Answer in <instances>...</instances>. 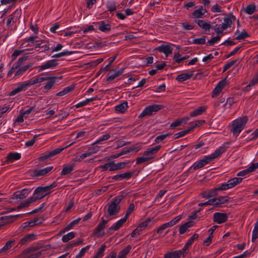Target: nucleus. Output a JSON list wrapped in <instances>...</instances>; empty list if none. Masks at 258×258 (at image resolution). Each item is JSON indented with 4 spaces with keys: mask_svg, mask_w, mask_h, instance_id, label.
Segmentation results:
<instances>
[{
    "mask_svg": "<svg viewBox=\"0 0 258 258\" xmlns=\"http://www.w3.org/2000/svg\"><path fill=\"white\" fill-rule=\"evenodd\" d=\"M124 197V195L116 197L111 200L110 203L108 204L107 212L109 216L115 215L119 212L120 209L119 204Z\"/></svg>",
    "mask_w": 258,
    "mask_h": 258,
    "instance_id": "obj_1",
    "label": "nucleus"
},
{
    "mask_svg": "<svg viewBox=\"0 0 258 258\" xmlns=\"http://www.w3.org/2000/svg\"><path fill=\"white\" fill-rule=\"evenodd\" d=\"M248 118L247 116H243L234 120L232 124V129L231 131L233 133V135L237 137L241 131L244 128Z\"/></svg>",
    "mask_w": 258,
    "mask_h": 258,
    "instance_id": "obj_2",
    "label": "nucleus"
},
{
    "mask_svg": "<svg viewBox=\"0 0 258 258\" xmlns=\"http://www.w3.org/2000/svg\"><path fill=\"white\" fill-rule=\"evenodd\" d=\"M56 186V183L53 182L49 185L44 187L39 186L35 189L34 192V195H36L34 198H40L38 200L42 199L49 194L50 190Z\"/></svg>",
    "mask_w": 258,
    "mask_h": 258,
    "instance_id": "obj_3",
    "label": "nucleus"
},
{
    "mask_svg": "<svg viewBox=\"0 0 258 258\" xmlns=\"http://www.w3.org/2000/svg\"><path fill=\"white\" fill-rule=\"evenodd\" d=\"M225 151L226 148L224 147H220L218 149L216 150L213 153L209 156H205L203 159L200 161L202 163L203 165L205 166L210 161L221 156Z\"/></svg>",
    "mask_w": 258,
    "mask_h": 258,
    "instance_id": "obj_4",
    "label": "nucleus"
},
{
    "mask_svg": "<svg viewBox=\"0 0 258 258\" xmlns=\"http://www.w3.org/2000/svg\"><path fill=\"white\" fill-rule=\"evenodd\" d=\"M164 106L159 104H154L146 107L142 113L139 116V118H142L147 115H152L158 111L162 109Z\"/></svg>",
    "mask_w": 258,
    "mask_h": 258,
    "instance_id": "obj_5",
    "label": "nucleus"
},
{
    "mask_svg": "<svg viewBox=\"0 0 258 258\" xmlns=\"http://www.w3.org/2000/svg\"><path fill=\"white\" fill-rule=\"evenodd\" d=\"M243 178L240 177H234L229 180L227 182L222 184L220 185V189L225 190L235 186L240 183Z\"/></svg>",
    "mask_w": 258,
    "mask_h": 258,
    "instance_id": "obj_6",
    "label": "nucleus"
},
{
    "mask_svg": "<svg viewBox=\"0 0 258 258\" xmlns=\"http://www.w3.org/2000/svg\"><path fill=\"white\" fill-rule=\"evenodd\" d=\"M34 46L35 49L39 48L36 50L39 52H45L50 49L48 41L45 40H36Z\"/></svg>",
    "mask_w": 258,
    "mask_h": 258,
    "instance_id": "obj_7",
    "label": "nucleus"
},
{
    "mask_svg": "<svg viewBox=\"0 0 258 258\" xmlns=\"http://www.w3.org/2000/svg\"><path fill=\"white\" fill-rule=\"evenodd\" d=\"M73 144V143L70 144V145L66 146L64 148H57V149H55V150H52L49 152L45 153H44V154L43 156L39 157L38 159L39 161H43L51 157H52L53 156H55L57 154H59L64 149H66V148H68V147L71 146Z\"/></svg>",
    "mask_w": 258,
    "mask_h": 258,
    "instance_id": "obj_8",
    "label": "nucleus"
},
{
    "mask_svg": "<svg viewBox=\"0 0 258 258\" xmlns=\"http://www.w3.org/2000/svg\"><path fill=\"white\" fill-rule=\"evenodd\" d=\"M228 220V215L226 213H215L213 216V221L218 224H222Z\"/></svg>",
    "mask_w": 258,
    "mask_h": 258,
    "instance_id": "obj_9",
    "label": "nucleus"
},
{
    "mask_svg": "<svg viewBox=\"0 0 258 258\" xmlns=\"http://www.w3.org/2000/svg\"><path fill=\"white\" fill-rule=\"evenodd\" d=\"M28 189L25 188L21 190L17 191L13 194L11 198V200H22L27 197V196L28 195Z\"/></svg>",
    "mask_w": 258,
    "mask_h": 258,
    "instance_id": "obj_10",
    "label": "nucleus"
},
{
    "mask_svg": "<svg viewBox=\"0 0 258 258\" xmlns=\"http://www.w3.org/2000/svg\"><path fill=\"white\" fill-rule=\"evenodd\" d=\"M161 147V145H157L155 147L148 148L143 153V155L146 157H151L153 159L155 158L154 155L159 151Z\"/></svg>",
    "mask_w": 258,
    "mask_h": 258,
    "instance_id": "obj_11",
    "label": "nucleus"
},
{
    "mask_svg": "<svg viewBox=\"0 0 258 258\" xmlns=\"http://www.w3.org/2000/svg\"><path fill=\"white\" fill-rule=\"evenodd\" d=\"M57 65L58 63L57 62V60L56 59L48 60L44 64L38 67L39 72L47 69L54 68Z\"/></svg>",
    "mask_w": 258,
    "mask_h": 258,
    "instance_id": "obj_12",
    "label": "nucleus"
},
{
    "mask_svg": "<svg viewBox=\"0 0 258 258\" xmlns=\"http://www.w3.org/2000/svg\"><path fill=\"white\" fill-rule=\"evenodd\" d=\"M53 168V166H49L42 169L34 170L33 172L32 176L38 177L40 176H44L50 172Z\"/></svg>",
    "mask_w": 258,
    "mask_h": 258,
    "instance_id": "obj_13",
    "label": "nucleus"
},
{
    "mask_svg": "<svg viewBox=\"0 0 258 258\" xmlns=\"http://www.w3.org/2000/svg\"><path fill=\"white\" fill-rule=\"evenodd\" d=\"M213 199L216 200L215 202H214V207H220L222 204L228 203L229 201L230 198L228 196H221L219 198H214Z\"/></svg>",
    "mask_w": 258,
    "mask_h": 258,
    "instance_id": "obj_14",
    "label": "nucleus"
},
{
    "mask_svg": "<svg viewBox=\"0 0 258 258\" xmlns=\"http://www.w3.org/2000/svg\"><path fill=\"white\" fill-rule=\"evenodd\" d=\"M45 78H48L46 81H48L46 84L44 86V89L47 90L50 89L54 85L55 81L57 79H61L62 77H45Z\"/></svg>",
    "mask_w": 258,
    "mask_h": 258,
    "instance_id": "obj_15",
    "label": "nucleus"
},
{
    "mask_svg": "<svg viewBox=\"0 0 258 258\" xmlns=\"http://www.w3.org/2000/svg\"><path fill=\"white\" fill-rule=\"evenodd\" d=\"M134 172L127 171L123 173L115 175L112 177V179L115 180L122 179H128L131 178Z\"/></svg>",
    "mask_w": 258,
    "mask_h": 258,
    "instance_id": "obj_16",
    "label": "nucleus"
},
{
    "mask_svg": "<svg viewBox=\"0 0 258 258\" xmlns=\"http://www.w3.org/2000/svg\"><path fill=\"white\" fill-rule=\"evenodd\" d=\"M155 49L159 51L160 52L164 53L166 56H168V55L172 53V50L171 47L168 45H161L157 47Z\"/></svg>",
    "mask_w": 258,
    "mask_h": 258,
    "instance_id": "obj_17",
    "label": "nucleus"
},
{
    "mask_svg": "<svg viewBox=\"0 0 258 258\" xmlns=\"http://www.w3.org/2000/svg\"><path fill=\"white\" fill-rule=\"evenodd\" d=\"M108 220H105L103 218H102V221L100 222L97 226L94 229L93 234L95 235L98 234L100 232L103 230L106 224L108 223Z\"/></svg>",
    "mask_w": 258,
    "mask_h": 258,
    "instance_id": "obj_18",
    "label": "nucleus"
},
{
    "mask_svg": "<svg viewBox=\"0 0 258 258\" xmlns=\"http://www.w3.org/2000/svg\"><path fill=\"white\" fill-rule=\"evenodd\" d=\"M127 219L124 217L120 219L119 221L114 223L111 227L108 229V231L111 230H118L122 225L126 221Z\"/></svg>",
    "mask_w": 258,
    "mask_h": 258,
    "instance_id": "obj_19",
    "label": "nucleus"
},
{
    "mask_svg": "<svg viewBox=\"0 0 258 258\" xmlns=\"http://www.w3.org/2000/svg\"><path fill=\"white\" fill-rule=\"evenodd\" d=\"M128 162H119L118 163L115 164L114 161H111V168H109V171H115L116 170H119L121 169H123L125 167V165L128 163Z\"/></svg>",
    "mask_w": 258,
    "mask_h": 258,
    "instance_id": "obj_20",
    "label": "nucleus"
},
{
    "mask_svg": "<svg viewBox=\"0 0 258 258\" xmlns=\"http://www.w3.org/2000/svg\"><path fill=\"white\" fill-rule=\"evenodd\" d=\"M195 22L196 23L198 26L202 29L207 31L210 30L211 28L210 24L207 23L205 21L203 20H196Z\"/></svg>",
    "mask_w": 258,
    "mask_h": 258,
    "instance_id": "obj_21",
    "label": "nucleus"
},
{
    "mask_svg": "<svg viewBox=\"0 0 258 258\" xmlns=\"http://www.w3.org/2000/svg\"><path fill=\"white\" fill-rule=\"evenodd\" d=\"M193 75V72L190 73H183L178 75L176 78V80L179 82H182L190 79Z\"/></svg>",
    "mask_w": 258,
    "mask_h": 258,
    "instance_id": "obj_22",
    "label": "nucleus"
},
{
    "mask_svg": "<svg viewBox=\"0 0 258 258\" xmlns=\"http://www.w3.org/2000/svg\"><path fill=\"white\" fill-rule=\"evenodd\" d=\"M21 157V155L18 153H10L7 156L6 161L8 162H12L14 160H19Z\"/></svg>",
    "mask_w": 258,
    "mask_h": 258,
    "instance_id": "obj_23",
    "label": "nucleus"
},
{
    "mask_svg": "<svg viewBox=\"0 0 258 258\" xmlns=\"http://www.w3.org/2000/svg\"><path fill=\"white\" fill-rule=\"evenodd\" d=\"M35 237L36 235L35 234H28L20 240L19 243L21 245L25 244L27 242H30L32 240H34L35 239Z\"/></svg>",
    "mask_w": 258,
    "mask_h": 258,
    "instance_id": "obj_24",
    "label": "nucleus"
},
{
    "mask_svg": "<svg viewBox=\"0 0 258 258\" xmlns=\"http://www.w3.org/2000/svg\"><path fill=\"white\" fill-rule=\"evenodd\" d=\"M27 88L25 83H22L15 88L13 90L10 92L9 95L12 96L20 92L22 90H25Z\"/></svg>",
    "mask_w": 258,
    "mask_h": 258,
    "instance_id": "obj_25",
    "label": "nucleus"
},
{
    "mask_svg": "<svg viewBox=\"0 0 258 258\" xmlns=\"http://www.w3.org/2000/svg\"><path fill=\"white\" fill-rule=\"evenodd\" d=\"M98 29L102 32H108L111 30V25L110 24H106L105 21H102L99 23Z\"/></svg>",
    "mask_w": 258,
    "mask_h": 258,
    "instance_id": "obj_26",
    "label": "nucleus"
},
{
    "mask_svg": "<svg viewBox=\"0 0 258 258\" xmlns=\"http://www.w3.org/2000/svg\"><path fill=\"white\" fill-rule=\"evenodd\" d=\"M81 218H78L77 219L71 222L69 224H68L66 227H65L63 229H62L60 231V233H63L66 231H68L70 230L71 228H72L75 225L79 223V222L81 220Z\"/></svg>",
    "mask_w": 258,
    "mask_h": 258,
    "instance_id": "obj_27",
    "label": "nucleus"
},
{
    "mask_svg": "<svg viewBox=\"0 0 258 258\" xmlns=\"http://www.w3.org/2000/svg\"><path fill=\"white\" fill-rule=\"evenodd\" d=\"M179 251L176 250L168 252L164 254V258H179L181 256V253Z\"/></svg>",
    "mask_w": 258,
    "mask_h": 258,
    "instance_id": "obj_28",
    "label": "nucleus"
},
{
    "mask_svg": "<svg viewBox=\"0 0 258 258\" xmlns=\"http://www.w3.org/2000/svg\"><path fill=\"white\" fill-rule=\"evenodd\" d=\"M75 88V85L72 84L68 87H66L62 91L59 92L56 94V96H62L67 93L73 91Z\"/></svg>",
    "mask_w": 258,
    "mask_h": 258,
    "instance_id": "obj_29",
    "label": "nucleus"
},
{
    "mask_svg": "<svg viewBox=\"0 0 258 258\" xmlns=\"http://www.w3.org/2000/svg\"><path fill=\"white\" fill-rule=\"evenodd\" d=\"M74 164H70L64 166L61 172V175H66L70 174L74 170Z\"/></svg>",
    "mask_w": 258,
    "mask_h": 258,
    "instance_id": "obj_30",
    "label": "nucleus"
},
{
    "mask_svg": "<svg viewBox=\"0 0 258 258\" xmlns=\"http://www.w3.org/2000/svg\"><path fill=\"white\" fill-rule=\"evenodd\" d=\"M224 23L222 24L219 25L218 26H221L222 30H226L228 28L231 27L232 22L231 19L228 17H225L223 19Z\"/></svg>",
    "mask_w": 258,
    "mask_h": 258,
    "instance_id": "obj_31",
    "label": "nucleus"
},
{
    "mask_svg": "<svg viewBox=\"0 0 258 258\" xmlns=\"http://www.w3.org/2000/svg\"><path fill=\"white\" fill-rule=\"evenodd\" d=\"M206 110V107L205 106H200L199 108H198L197 109L191 112L190 113V116L194 117V116H197L199 115H201L203 112H204Z\"/></svg>",
    "mask_w": 258,
    "mask_h": 258,
    "instance_id": "obj_32",
    "label": "nucleus"
},
{
    "mask_svg": "<svg viewBox=\"0 0 258 258\" xmlns=\"http://www.w3.org/2000/svg\"><path fill=\"white\" fill-rule=\"evenodd\" d=\"M132 248V246L130 245H127L123 249H122L119 252L118 256L121 258H126L127 255L130 252Z\"/></svg>",
    "mask_w": 258,
    "mask_h": 258,
    "instance_id": "obj_33",
    "label": "nucleus"
},
{
    "mask_svg": "<svg viewBox=\"0 0 258 258\" xmlns=\"http://www.w3.org/2000/svg\"><path fill=\"white\" fill-rule=\"evenodd\" d=\"M127 107V102L125 101L116 106L115 111L119 113H124L126 110Z\"/></svg>",
    "mask_w": 258,
    "mask_h": 258,
    "instance_id": "obj_34",
    "label": "nucleus"
},
{
    "mask_svg": "<svg viewBox=\"0 0 258 258\" xmlns=\"http://www.w3.org/2000/svg\"><path fill=\"white\" fill-rule=\"evenodd\" d=\"M203 8L202 6L198 10H195L192 13L193 17L196 18H199L202 17V16L207 12L206 10H205L204 12Z\"/></svg>",
    "mask_w": 258,
    "mask_h": 258,
    "instance_id": "obj_35",
    "label": "nucleus"
},
{
    "mask_svg": "<svg viewBox=\"0 0 258 258\" xmlns=\"http://www.w3.org/2000/svg\"><path fill=\"white\" fill-rule=\"evenodd\" d=\"M185 119H186V121H187L189 119V117H185L181 118H179L177 119L170 124V127L174 128L175 127L180 125Z\"/></svg>",
    "mask_w": 258,
    "mask_h": 258,
    "instance_id": "obj_36",
    "label": "nucleus"
},
{
    "mask_svg": "<svg viewBox=\"0 0 258 258\" xmlns=\"http://www.w3.org/2000/svg\"><path fill=\"white\" fill-rule=\"evenodd\" d=\"M48 79V78H44V77H40V78H37L34 79L32 81H30L28 82H25L27 87H29L32 85L38 83L42 82L44 81L47 80Z\"/></svg>",
    "mask_w": 258,
    "mask_h": 258,
    "instance_id": "obj_37",
    "label": "nucleus"
},
{
    "mask_svg": "<svg viewBox=\"0 0 258 258\" xmlns=\"http://www.w3.org/2000/svg\"><path fill=\"white\" fill-rule=\"evenodd\" d=\"M15 242V239H13L11 240H9L7 241L5 246L0 249V253H3L7 251L8 250L10 249L13 246V244Z\"/></svg>",
    "mask_w": 258,
    "mask_h": 258,
    "instance_id": "obj_38",
    "label": "nucleus"
},
{
    "mask_svg": "<svg viewBox=\"0 0 258 258\" xmlns=\"http://www.w3.org/2000/svg\"><path fill=\"white\" fill-rule=\"evenodd\" d=\"M112 71L115 72V74L112 75L109 77H108L107 79V81H111L113 80L114 79L119 76L121 74H122L123 72L124 69H121L119 71H116V69H113L112 70Z\"/></svg>",
    "mask_w": 258,
    "mask_h": 258,
    "instance_id": "obj_39",
    "label": "nucleus"
},
{
    "mask_svg": "<svg viewBox=\"0 0 258 258\" xmlns=\"http://www.w3.org/2000/svg\"><path fill=\"white\" fill-rule=\"evenodd\" d=\"M32 66L31 64H28L26 66H22L21 67H19L18 70L16 71L15 76H18L22 74L23 73L26 72L29 68H30Z\"/></svg>",
    "mask_w": 258,
    "mask_h": 258,
    "instance_id": "obj_40",
    "label": "nucleus"
},
{
    "mask_svg": "<svg viewBox=\"0 0 258 258\" xmlns=\"http://www.w3.org/2000/svg\"><path fill=\"white\" fill-rule=\"evenodd\" d=\"M23 217V214H18V215H14V216H7L2 217L1 218V219L2 220H4V219L8 220H9L8 222L11 223V222H14L15 220L17 218H18L19 217Z\"/></svg>",
    "mask_w": 258,
    "mask_h": 258,
    "instance_id": "obj_41",
    "label": "nucleus"
},
{
    "mask_svg": "<svg viewBox=\"0 0 258 258\" xmlns=\"http://www.w3.org/2000/svg\"><path fill=\"white\" fill-rule=\"evenodd\" d=\"M240 62V60L239 59H236L235 60H233L231 61H229L226 63L223 67V72L226 71L228 69L231 68L232 66L234 65L236 63H238V64Z\"/></svg>",
    "mask_w": 258,
    "mask_h": 258,
    "instance_id": "obj_42",
    "label": "nucleus"
},
{
    "mask_svg": "<svg viewBox=\"0 0 258 258\" xmlns=\"http://www.w3.org/2000/svg\"><path fill=\"white\" fill-rule=\"evenodd\" d=\"M39 198H34V197H31L27 199L26 201L22 202L24 207H27L30 206V205L36 201L38 200Z\"/></svg>",
    "mask_w": 258,
    "mask_h": 258,
    "instance_id": "obj_43",
    "label": "nucleus"
},
{
    "mask_svg": "<svg viewBox=\"0 0 258 258\" xmlns=\"http://www.w3.org/2000/svg\"><path fill=\"white\" fill-rule=\"evenodd\" d=\"M75 234L76 233L71 232L66 235H64L62 237V241L63 242H67L70 240H71L75 237Z\"/></svg>",
    "mask_w": 258,
    "mask_h": 258,
    "instance_id": "obj_44",
    "label": "nucleus"
},
{
    "mask_svg": "<svg viewBox=\"0 0 258 258\" xmlns=\"http://www.w3.org/2000/svg\"><path fill=\"white\" fill-rule=\"evenodd\" d=\"M190 132L191 130H189L188 128L187 130L177 133L174 135V139H177L180 137H182Z\"/></svg>",
    "mask_w": 258,
    "mask_h": 258,
    "instance_id": "obj_45",
    "label": "nucleus"
},
{
    "mask_svg": "<svg viewBox=\"0 0 258 258\" xmlns=\"http://www.w3.org/2000/svg\"><path fill=\"white\" fill-rule=\"evenodd\" d=\"M152 222V219L150 218H148L146 221L141 223L138 227L140 229L141 231H142L144 229L147 227L149 224Z\"/></svg>",
    "mask_w": 258,
    "mask_h": 258,
    "instance_id": "obj_46",
    "label": "nucleus"
},
{
    "mask_svg": "<svg viewBox=\"0 0 258 258\" xmlns=\"http://www.w3.org/2000/svg\"><path fill=\"white\" fill-rule=\"evenodd\" d=\"M106 247V246L105 244H102L95 255L98 258H101L104 255V252Z\"/></svg>",
    "mask_w": 258,
    "mask_h": 258,
    "instance_id": "obj_47",
    "label": "nucleus"
},
{
    "mask_svg": "<svg viewBox=\"0 0 258 258\" xmlns=\"http://www.w3.org/2000/svg\"><path fill=\"white\" fill-rule=\"evenodd\" d=\"M255 9H256V8H255V5H248L246 7L245 12L247 14L251 15L253 13H254V12H255Z\"/></svg>",
    "mask_w": 258,
    "mask_h": 258,
    "instance_id": "obj_48",
    "label": "nucleus"
},
{
    "mask_svg": "<svg viewBox=\"0 0 258 258\" xmlns=\"http://www.w3.org/2000/svg\"><path fill=\"white\" fill-rule=\"evenodd\" d=\"M206 36H203V37L196 38L193 40L192 43L196 44H205L206 41Z\"/></svg>",
    "mask_w": 258,
    "mask_h": 258,
    "instance_id": "obj_49",
    "label": "nucleus"
},
{
    "mask_svg": "<svg viewBox=\"0 0 258 258\" xmlns=\"http://www.w3.org/2000/svg\"><path fill=\"white\" fill-rule=\"evenodd\" d=\"M205 122V121L204 120H197L196 122L192 123L191 125L189 127V129L191 130V132H192L195 128L202 125Z\"/></svg>",
    "mask_w": 258,
    "mask_h": 258,
    "instance_id": "obj_50",
    "label": "nucleus"
},
{
    "mask_svg": "<svg viewBox=\"0 0 258 258\" xmlns=\"http://www.w3.org/2000/svg\"><path fill=\"white\" fill-rule=\"evenodd\" d=\"M152 159V157H140L136 159V164H140L143 162L148 161Z\"/></svg>",
    "mask_w": 258,
    "mask_h": 258,
    "instance_id": "obj_51",
    "label": "nucleus"
},
{
    "mask_svg": "<svg viewBox=\"0 0 258 258\" xmlns=\"http://www.w3.org/2000/svg\"><path fill=\"white\" fill-rule=\"evenodd\" d=\"M171 135L172 134L171 133H168L165 135H160L156 138L155 141L156 143H159L160 142L162 141Z\"/></svg>",
    "mask_w": 258,
    "mask_h": 258,
    "instance_id": "obj_52",
    "label": "nucleus"
},
{
    "mask_svg": "<svg viewBox=\"0 0 258 258\" xmlns=\"http://www.w3.org/2000/svg\"><path fill=\"white\" fill-rule=\"evenodd\" d=\"M90 245H87L86 247L82 248L78 254L76 256L75 258H82L85 254L86 251L89 249Z\"/></svg>",
    "mask_w": 258,
    "mask_h": 258,
    "instance_id": "obj_53",
    "label": "nucleus"
},
{
    "mask_svg": "<svg viewBox=\"0 0 258 258\" xmlns=\"http://www.w3.org/2000/svg\"><path fill=\"white\" fill-rule=\"evenodd\" d=\"M249 37V35L246 31L243 30L240 34H238L235 38L237 40L244 39L245 38Z\"/></svg>",
    "mask_w": 258,
    "mask_h": 258,
    "instance_id": "obj_54",
    "label": "nucleus"
},
{
    "mask_svg": "<svg viewBox=\"0 0 258 258\" xmlns=\"http://www.w3.org/2000/svg\"><path fill=\"white\" fill-rule=\"evenodd\" d=\"M134 209H135L134 204L133 203L130 204L127 210H126V214H125L124 217L126 218V219H127L128 217L133 212V211L134 210Z\"/></svg>",
    "mask_w": 258,
    "mask_h": 258,
    "instance_id": "obj_55",
    "label": "nucleus"
},
{
    "mask_svg": "<svg viewBox=\"0 0 258 258\" xmlns=\"http://www.w3.org/2000/svg\"><path fill=\"white\" fill-rule=\"evenodd\" d=\"M28 58L27 56H24L23 57H20L18 61L15 62L14 64L18 69L23 63V62L26 60Z\"/></svg>",
    "mask_w": 258,
    "mask_h": 258,
    "instance_id": "obj_56",
    "label": "nucleus"
},
{
    "mask_svg": "<svg viewBox=\"0 0 258 258\" xmlns=\"http://www.w3.org/2000/svg\"><path fill=\"white\" fill-rule=\"evenodd\" d=\"M220 186L218 187L214 188L213 189H211L208 191L209 194V198L213 197L217 195V191L219 190H222V189H220Z\"/></svg>",
    "mask_w": 258,
    "mask_h": 258,
    "instance_id": "obj_57",
    "label": "nucleus"
},
{
    "mask_svg": "<svg viewBox=\"0 0 258 258\" xmlns=\"http://www.w3.org/2000/svg\"><path fill=\"white\" fill-rule=\"evenodd\" d=\"M73 51H65L60 53H57L52 56V57H60L63 56L70 55L73 53Z\"/></svg>",
    "mask_w": 258,
    "mask_h": 258,
    "instance_id": "obj_58",
    "label": "nucleus"
},
{
    "mask_svg": "<svg viewBox=\"0 0 258 258\" xmlns=\"http://www.w3.org/2000/svg\"><path fill=\"white\" fill-rule=\"evenodd\" d=\"M221 39V36L219 35H217L215 37H212L210 40H209L207 42L208 45H213L215 43H216L218 41L220 40Z\"/></svg>",
    "mask_w": 258,
    "mask_h": 258,
    "instance_id": "obj_59",
    "label": "nucleus"
},
{
    "mask_svg": "<svg viewBox=\"0 0 258 258\" xmlns=\"http://www.w3.org/2000/svg\"><path fill=\"white\" fill-rule=\"evenodd\" d=\"M199 237V235L197 233H195L191 237H190L187 242L186 243L187 245H188L189 247L192 245L195 240L198 239Z\"/></svg>",
    "mask_w": 258,
    "mask_h": 258,
    "instance_id": "obj_60",
    "label": "nucleus"
},
{
    "mask_svg": "<svg viewBox=\"0 0 258 258\" xmlns=\"http://www.w3.org/2000/svg\"><path fill=\"white\" fill-rule=\"evenodd\" d=\"M129 148L130 149V151L131 152L135 151L136 152H137L141 150L142 148V146L139 143H138L133 145Z\"/></svg>",
    "mask_w": 258,
    "mask_h": 258,
    "instance_id": "obj_61",
    "label": "nucleus"
},
{
    "mask_svg": "<svg viewBox=\"0 0 258 258\" xmlns=\"http://www.w3.org/2000/svg\"><path fill=\"white\" fill-rule=\"evenodd\" d=\"M38 136L39 135H35L32 140H29L25 143V146L28 147L32 146L35 143L36 139L38 137Z\"/></svg>",
    "mask_w": 258,
    "mask_h": 258,
    "instance_id": "obj_62",
    "label": "nucleus"
},
{
    "mask_svg": "<svg viewBox=\"0 0 258 258\" xmlns=\"http://www.w3.org/2000/svg\"><path fill=\"white\" fill-rule=\"evenodd\" d=\"M24 52V50H16L12 55V60L16 59L17 57Z\"/></svg>",
    "mask_w": 258,
    "mask_h": 258,
    "instance_id": "obj_63",
    "label": "nucleus"
},
{
    "mask_svg": "<svg viewBox=\"0 0 258 258\" xmlns=\"http://www.w3.org/2000/svg\"><path fill=\"white\" fill-rule=\"evenodd\" d=\"M211 11L213 13H220L223 12V11H222L221 9V7L217 4L214 5L211 8Z\"/></svg>",
    "mask_w": 258,
    "mask_h": 258,
    "instance_id": "obj_64",
    "label": "nucleus"
}]
</instances>
